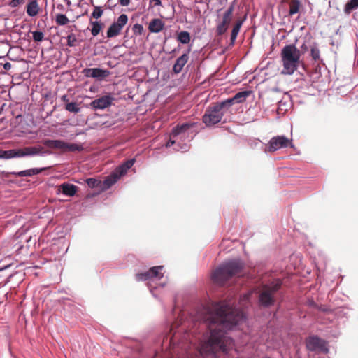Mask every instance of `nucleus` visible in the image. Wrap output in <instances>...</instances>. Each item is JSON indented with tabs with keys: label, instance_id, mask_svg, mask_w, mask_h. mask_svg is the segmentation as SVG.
<instances>
[{
	"label": "nucleus",
	"instance_id": "nucleus-20",
	"mask_svg": "<svg viewBox=\"0 0 358 358\" xmlns=\"http://www.w3.org/2000/svg\"><path fill=\"white\" fill-rule=\"evenodd\" d=\"M231 22V19L222 16V20L220 21L216 27V34L217 36H222L225 34L229 28V26Z\"/></svg>",
	"mask_w": 358,
	"mask_h": 358
},
{
	"label": "nucleus",
	"instance_id": "nucleus-33",
	"mask_svg": "<svg viewBox=\"0 0 358 358\" xmlns=\"http://www.w3.org/2000/svg\"><path fill=\"white\" fill-rule=\"evenodd\" d=\"M103 13V10L101 6H94V10L91 13V18L99 19Z\"/></svg>",
	"mask_w": 358,
	"mask_h": 358
},
{
	"label": "nucleus",
	"instance_id": "nucleus-31",
	"mask_svg": "<svg viewBox=\"0 0 358 358\" xmlns=\"http://www.w3.org/2000/svg\"><path fill=\"white\" fill-rule=\"evenodd\" d=\"M55 22L58 25L64 26L69 22V20L68 19L66 15L62 13H58L56 15Z\"/></svg>",
	"mask_w": 358,
	"mask_h": 358
},
{
	"label": "nucleus",
	"instance_id": "nucleus-36",
	"mask_svg": "<svg viewBox=\"0 0 358 358\" xmlns=\"http://www.w3.org/2000/svg\"><path fill=\"white\" fill-rule=\"evenodd\" d=\"M132 30L134 35L138 36L141 35L143 34L144 29L142 24L136 23L134 24Z\"/></svg>",
	"mask_w": 358,
	"mask_h": 358
},
{
	"label": "nucleus",
	"instance_id": "nucleus-19",
	"mask_svg": "<svg viewBox=\"0 0 358 358\" xmlns=\"http://www.w3.org/2000/svg\"><path fill=\"white\" fill-rule=\"evenodd\" d=\"M47 167L42 168H31L27 170L20 171H13L10 174L16 177H30L34 175H38L45 171Z\"/></svg>",
	"mask_w": 358,
	"mask_h": 358
},
{
	"label": "nucleus",
	"instance_id": "nucleus-9",
	"mask_svg": "<svg viewBox=\"0 0 358 358\" xmlns=\"http://www.w3.org/2000/svg\"><path fill=\"white\" fill-rule=\"evenodd\" d=\"M43 143L49 148H56L70 152L81 151L83 149L80 145L69 143L62 140L45 139Z\"/></svg>",
	"mask_w": 358,
	"mask_h": 358
},
{
	"label": "nucleus",
	"instance_id": "nucleus-43",
	"mask_svg": "<svg viewBox=\"0 0 358 358\" xmlns=\"http://www.w3.org/2000/svg\"><path fill=\"white\" fill-rule=\"evenodd\" d=\"M150 3H154L155 6H161L162 1L161 0H151Z\"/></svg>",
	"mask_w": 358,
	"mask_h": 358
},
{
	"label": "nucleus",
	"instance_id": "nucleus-26",
	"mask_svg": "<svg viewBox=\"0 0 358 358\" xmlns=\"http://www.w3.org/2000/svg\"><path fill=\"white\" fill-rule=\"evenodd\" d=\"M289 6V15L292 16L299 13L301 4L299 0H290Z\"/></svg>",
	"mask_w": 358,
	"mask_h": 358
},
{
	"label": "nucleus",
	"instance_id": "nucleus-10",
	"mask_svg": "<svg viewBox=\"0 0 358 358\" xmlns=\"http://www.w3.org/2000/svg\"><path fill=\"white\" fill-rule=\"evenodd\" d=\"M306 348L308 351H320L327 354L329 351L327 343L317 335L310 336L306 339Z\"/></svg>",
	"mask_w": 358,
	"mask_h": 358
},
{
	"label": "nucleus",
	"instance_id": "nucleus-46",
	"mask_svg": "<svg viewBox=\"0 0 358 358\" xmlns=\"http://www.w3.org/2000/svg\"><path fill=\"white\" fill-rule=\"evenodd\" d=\"M10 266H11V264H8V265H6V266H5L2 267V268H0V271H2V270H4V269H6V268H9V267H10Z\"/></svg>",
	"mask_w": 358,
	"mask_h": 358
},
{
	"label": "nucleus",
	"instance_id": "nucleus-5",
	"mask_svg": "<svg viewBox=\"0 0 358 358\" xmlns=\"http://www.w3.org/2000/svg\"><path fill=\"white\" fill-rule=\"evenodd\" d=\"M229 111V108L224 101L213 103L206 109L202 121L207 127L220 122H226L223 117Z\"/></svg>",
	"mask_w": 358,
	"mask_h": 358
},
{
	"label": "nucleus",
	"instance_id": "nucleus-30",
	"mask_svg": "<svg viewBox=\"0 0 358 358\" xmlns=\"http://www.w3.org/2000/svg\"><path fill=\"white\" fill-rule=\"evenodd\" d=\"M15 157V149L8 150H0V159H9Z\"/></svg>",
	"mask_w": 358,
	"mask_h": 358
},
{
	"label": "nucleus",
	"instance_id": "nucleus-8",
	"mask_svg": "<svg viewBox=\"0 0 358 358\" xmlns=\"http://www.w3.org/2000/svg\"><path fill=\"white\" fill-rule=\"evenodd\" d=\"M15 157H31V156H47L52 154L50 150L45 149L43 146H29L23 149H15Z\"/></svg>",
	"mask_w": 358,
	"mask_h": 358
},
{
	"label": "nucleus",
	"instance_id": "nucleus-21",
	"mask_svg": "<svg viewBox=\"0 0 358 358\" xmlns=\"http://www.w3.org/2000/svg\"><path fill=\"white\" fill-rule=\"evenodd\" d=\"M164 22L159 18L152 19L148 26V29L151 33H159L163 30Z\"/></svg>",
	"mask_w": 358,
	"mask_h": 358
},
{
	"label": "nucleus",
	"instance_id": "nucleus-1",
	"mask_svg": "<svg viewBox=\"0 0 358 358\" xmlns=\"http://www.w3.org/2000/svg\"><path fill=\"white\" fill-rule=\"evenodd\" d=\"M245 320L243 311L229 303L220 301L211 306L200 305L192 316V327L185 331V339L190 336L201 343L203 355L217 357L222 352L228 354L227 331L233 329Z\"/></svg>",
	"mask_w": 358,
	"mask_h": 358
},
{
	"label": "nucleus",
	"instance_id": "nucleus-27",
	"mask_svg": "<svg viewBox=\"0 0 358 358\" xmlns=\"http://www.w3.org/2000/svg\"><path fill=\"white\" fill-rule=\"evenodd\" d=\"M190 40V34L187 31H181L177 34V41L182 44H188Z\"/></svg>",
	"mask_w": 358,
	"mask_h": 358
},
{
	"label": "nucleus",
	"instance_id": "nucleus-23",
	"mask_svg": "<svg viewBox=\"0 0 358 358\" xmlns=\"http://www.w3.org/2000/svg\"><path fill=\"white\" fill-rule=\"evenodd\" d=\"M120 178L113 171L108 176L103 180L102 189L106 190L115 184Z\"/></svg>",
	"mask_w": 358,
	"mask_h": 358
},
{
	"label": "nucleus",
	"instance_id": "nucleus-6",
	"mask_svg": "<svg viewBox=\"0 0 358 358\" xmlns=\"http://www.w3.org/2000/svg\"><path fill=\"white\" fill-rule=\"evenodd\" d=\"M282 282L277 280L270 285H264L258 293V304L262 308H270L275 303V294L280 289Z\"/></svg>",
	"mask_w": 358,
	"mask_h": 358
},
{
	"label": "nucleus",
	"instance_id": "nucleus-47",
	"mask_svg": "<svg viewBox=\"0 0 358 358\" xmlns=\"http://www.w3.org/2000/svg\"><path fill=\"white\" fill-rule=\"evenodd\" d=\"M285 103H282V101H279L278 103V110H282V105H285Z\"/></svg>",
	"mask_w": 358,
	"mask_h": 358
},
{
	"label": "nucleus",
	"instance_id": "nucleus-14",
	"mask_svg": "<svg viewBox=\"0 0 358 358\" xmlns=\"http://www.w3.org/2000/svg\"><path fill=\"white\" fill-rule=\"evenodd\" d=\"M114 97L110 94H106L93 100L90 103V107L94 110H103L110 106L114 101Z\"/></svg>",
	"mask_w": 358,
	"mask_h": 358
},
{
	"label": "nucleus",
	"instance_id": "nucleus-42",
	"mask_svg": "<svg viewBox=\"0 0 358 358\" xmlns=\"http://www.w3.org/2000/svg\"><path fill=\"white\" fill-rule=\"evenodd\" d=\"M3 69L5 70H9V69H11L12 66H11V64L10 62H6V63L3 64Z\"/></svg>",
	"mask_w": 358,
	"mask_h": 358
},
{
	"label": "nucleus",
	"instance_id": "nucleus-45",
	"mask_svg": "<svg viewBox=\"0 0 358 358\" xmlns=\"http://www.w3.org/2000/svg\"><path fill=\"white\" fill-rule=\"evenodd\" d=\"M301 51H303V52H306V51H307V50H308V45L304 43H303V44L301 45Z\"/></svg>",
	"mask_w": 358,
	"mask_h": 358
},
{
	"label": "nucleus",
	"instance_id": "nucleus-48",
	"mask_svg": "<svg viewBox=\"0 0 358 358\" xmlns=\"http://www.w3.org/2000/svg\"><path fill=\"white\" fill-rule=\"evenodd\" d=\"M331 45H334V42L332 41L330 43Z\"/></svg>",
	"mask_w": 358,
	"mask_h": 358
},
{
	"label": "nucleus",
	"instance_id": "nucleus-12",
	"mask_svg": "<svg viewBox=\"0 0 358 358\" xmlns=\"http://www.w3.org/2000/svg\"><path fill=\"white\" fill-rule=\"evenodd\" d=\"M291 147L293 148L294 145L285 136H276L271 138L268 143V151L273 152L280 148Z\"/></svg>",
	"mask_w": 358,
	"mask_h": 358
},
{
	"label": "nucleus",
	"instance_id": "nucleus-37",
	"mask_svg": "<svg viewBox=\"0 0 358 358\" xmlns=\"http://www.w3.org/2000/svg\"><path fill=\"white\" fill-rule=\"evenodd\" d=\"M86 183L90 188H95L99 186L100 181L94 178H89L86 180Z\"/></svg>",
	"mask_w": 358,
	"mask_h": 358
},
{
	"label": "nucleus",
	"instance_id": "nucleus-11",
	"mask_svg": "<svg viewBox=\"0 0 358 358\" xmlns=\"http://www.w3.org/2000/svg\"><path fill=\"white\" fill-rule=\"evenodd\" d=\"M127 22L128 16L124 13L121 14L117 17V20L113 22L108 28L106 37L108 38H112L118 36Z\"/></svg>",
	"mask_w": 358,
	"mask_h": 358
},
{
	"label": "nucleus",
	"instance_id": "nucleus-3",
	"mask_svg": "<svg viewBox=\"0 0 358 358\" xmlns=\"http://www.w3.org/2000/svg\"><path fill=\"white\" fill-rule=\"evenodd\" d=\"M196 124V122H185L174 127L170 134L169 140L166 143V148L175 145L173 148L175 151H187L189 148L188 145L180 143V140H183L188 137L189 130L195 127Z\"/></svg>",
	"mask_w": 358,
	"mask_h": 358
},
{
	"label": "nucleus",
	"instance_id": "nucleus-24",
	"mask_svg": "<svg viewBox=\"0 0 358 358\" xmlns=\"http://www.w3.org/2000/svg\"><path fill=\"white\" fill-rule=\"evenodd\" d=\"M40 8L36 0H31L26 6V12L28 16L35 17L38 15Z\"/></svg>",
	"mask_w": 358,
	"mask_h": 358
},
{
	"label": "nucleus",
	"instance_id": "nucleus-25",
	"mask_svg": "<svg viewBox=\"0 0 358 358\" xmlns=\"http://www.w3.org/2000/svg\"><path fill=\"white\" fill-rule=\"evenodd\" d=\"M358 8V0H348L344 6L345 14L350 15L353 10Z\"/></svg>",
	"mask_w": 358,
	"mask_h": 358
},
{
	"label": "nucleus",
	"instance_id": "nucleus-35",
	"mask_svg": "<svg viewBox=\"0 0 358 358\" xmlns=\"http://www.w3.org/2000/svg\"><path fill=\"white\" fill-rule=\"evenodd\" d=\"M67 39V44L66 45L69 47H74L76 45L77 38L73 34H70L66 37Z\"/></svg>",
	"mask_w": 358,
	"mask_h": 358
},
{
	"label": "nucleus",
	"instance_id": "nucleus-17",
	"mask_svg": "<svg viewBox=\"0 0 358 358\" xmlns=\"http://www.w3.org/2000/svg\"><path fill=\"white\" fill-rule=\"evenodd\" d=\"M135 162V158L129 159L117 166L113 172L120 178L127 174L128 170L132 167Z\"/></svg>",
	"mask_w": 358,
	"mask_h": 358
},
{
	"label": "nucleus",
	"instance_id": "nucleus-2",
	"mask_svg": "<svg viewBox=\"0 0 358 358\" xmlns=\"http://www.w3.org/2000/svg\"><path fill=\"white\" fill-rule=\"evenodd\" d=\"M245 263L240 258L228 259L220 264L212 273V280L224 285L229 280L240 274L244 269Z\"/></svg>",
	"mask_w": 358,
	"mask_h": 358
},
{
	"label": "nucleus",
	"instance_id": "nucleus-7",
	"mask_svg": "<svg viewBox=\"0 0 358 358\" xmlns=\"http://www.w3.org/2000/svg\"><path fill=\"white\" fill-rule=\"evenodd\" d=\"M164 268L163 266H157L151 267L149 270L136 273L135 279L136 281H149L148 287L150 292L152 294L153 296H155L154 294V289L158 287H163L165 285V282H161L159 284L155 283V281L160 280L163 275L161 273V271Z\"/></svg>",
	"mask_w": 358,
	"mask_h": 358
},
{
	"label": "nucleus",
	"instance_id": "nucleus-41",
	"mask_svg": "<svg viewBox=\"0 0 358 358\" xmlns=\"http://www.w3.org/2000/svg\"><path fill=\"white\" fill-rule=\"evenodd\" d=\"M120 4L122 6H127L129 4L130 0H119Z\"/></svg>",
	"mask_w": 358,
	"mask_h": 358
},
{
	"label": "nucleus",
	"instance_id": "nucleus-32",
	"mask_svg": "<svg viewBox=\"0 0 358 358\" xmlns=\"http://www.w3.org/2000/svg\"><path fill=\"white\" fill-rule=\"evenodd\" d=\"M65 109L71 113H78L80 112V108L76 102L66 103L65 104Z\"/></svg>",
	"mask_w": 358,
	"mask_h": 358
},
{
	"label": "nucleus",
	"instance_id": "nucleus-15",
	"mask_svg": "<svg viewBox=\"0 0 358 358\" xmlns=\"http://www.w3.org/2000/svg\"><path fill=\"white\" fill-rule=\"evenodd\" d=\"M250 91L249 90H243L237 92L233 97L229 98L227 99L224 100L226 103L229 108L232 106L233 104L241 103L245 101V99L250 95Z\"/></svg>",
	"mask_w": 358,
	"mask_h": 358
},
{
	"label": "nucleus",
	"instance_id": "nucleus-4",
	"mask_svg": "<svg viewBox=\"0 0 358 358\" xmlns=\"http://www.w3.org/2000/svg\"><path fill=\"white\" fill-rule=\"evenodd\" d=\"M283 69L281 73L292 75L297 69L300 60V51L294 44L286 45L281 50Z\"/></svg>",
	"mask_w": 358,
	"mask_h": 358
},
{
	"label": "nucleus",
	"instance_id": "nucleus-22",
	"mask_svg": "<svg viewBox=\"0 0 358 358\" xmlns=\"http://www.w3.org/2000/svg\"><path fill=\"white\" fill-rule=\"evenodd\" d=\"M243 22H244L243 19V20L239 19L233 25L232 30L231 31V35H230V45H234L237 36L240 31L241 26L243 25Z\"/></svg>",
	"mask_w": 358,
	"mask_h": 358
},
{
	"label": "nucleus",
	"instance_id": "nucleus-44",
	"mask_svg": "<svg viewBox=\"0 0 358 358\" xmlns=\"http://www.w3.org/2000/svg\"><path fill=\"white\" fill-rule=\"evenodd\" d=\"M62 101H64V103H69V97L66 94H64L62 96L61 98Z\"/></svg>",
	"mask_w": 358,
	"mask_h": 358
},
{
	"label": "nucleus",
	"instance_id": "nucleus-34",
	"mask_svg": "<svg viewBox=\"0 0 358 358\" xmlns=\"http://www.w3.org/2000/svg\"><path fill=\"white\" fill-rule=\"evenodd\" d=\"M32 37L35 42H41L44 39V34L41 31H34Z\"/></svg>",
	"mask_w": 358,
	"mask_h": 358
},
{
	"label": "nucleus",
	"instance_id": "nucleus-49",
	"mask_svg": "<svg viewBox=\"0 0 358 358\" xmlns=\"http://www.w3.org/2000/svg\"><path fill=\"white\" fill-rule=\"evenodd\" d=\"M339 33V29H337V31H336V34H338Z\"/></svg>",
	"mask_w": 358,
	"mask_h": 358
},
{
	"label": "nucleus",
	"instance_id": "nucleus-13",
	"mask_svg": "<svg viewBox=\"0 0 358 358\" xmlns=\"http://www.w3.org/2000/svg\"><path fill=\"white\" fill-rule=\"evenodd\" d=\"M82 73L87 78H96L100 80L108 77L110 73L108 69H103L99 67L85 68Z\"/></svg>",
	"mask_w": 358,
	"mask_h": 358
},
{
	"label": "nucleus",
	"instance_id": "nucleus-29",
	"mask_svg": "<svg viewBox=\"0 0 358 358\" xmlns=\"http://www.w3.org/2000/svg\"><path fill=\"white\" fill-rule=\"evenodd\" d=\"M310 57H312L313 60L315 62L319 61L320 59V51L317 43H313L312 45H310Z\"/></svg>",
	"mask_w": 358,
	"mask_h": 358
},
{
	"label": "nucleus",
	"instance_id": "nucleus-28",
	"mask_svg": "<svg viewBox=\"0 0 358 358\" xmlns=\"http://www.w3.org/2000/svg\"><path fill=\"white\" fill-rule=\"evenodd\" d=\"M90 24L92 26L91 34L93 36H96L104 26L103 23L99 21H91Z\"/></svg>",
	"mask_w": 358,
	"mask_h": 358
},
{
	"label": "nucleus",
	"instance_id": "nucleus-16",
	"mask_svg": "<svg viewBox=\"0 0 358 358\" xmlns=\"http://www.w3.org/2000/svg\"><path fill=\"white\" fill-rule=\"evenodd\" d=\"M78 190V187L71 183L64 182L58 187V194L61 193L66 196H73Z\"/></svg>",
	"mask_w": 358,
	"mask_h": 358
},
{
	"label": "nucleus",
	"instance_id": "nucleus-39",
	"mask_svg": "<svg viewBox=\"0 0 358 358\" xmlns=\"http://www.w3.org/2000/svg\"><path fill=\"white\" fill-rule=\"evenodd\" d=\"M234 10V5L232 3L229 6V7L225 10L224 13L223 14L224 16L227 17L232 20V14Z\"/></svg>",
	"mask_w": 358,
	"mask_h": 358
},
{
	"label": "nucleus",
	"instance_id": "nucleus-40",
	"mask_svg": "<svg viewBox=\"0 0 358 358\" xmlns=\"http://www.w3.org/2000/svg\"><path fill=\"white\" fill-rule=\"evenodd\" d=\"M24 0H11L10 6L12 8H16L23 3Z\"/></svg>",
	"mask_w": 358,
	"mask_h": 358
},
{
	"label": "nucleus",
	"instance_id": "nucleus-38",
	"mask_svg": "<svg viewBox=\"0 0 358 358\" xmlns=\"http://www.w3.org/2000/svg\"><path fill=\"white\" fill-rule=\"evenodd\" d=\"M169 334H172L170 338V343L174 344L175 342L178 341L177 332L174 330V324L171 326Z\"/></svg>",
	"mask_w": 358,
	"mask_h": 358
},
{
	"label": "nucleus",
	"instance_id": "nucleus-50",
	"mask_svg": "<svg viewBox=\"0 0 358 358\" xmlns=\"http://www.w3.org/2000/svg\"><path fill=\"white\" fill-rule=\"evenodd\" d=\"M236 358H239V357H236Z\"/></svg>",
	"mask_w": 358,
	"mask_h": 358
},
{
	"label": "nucleus",
	"instance_id": "nucleus-18",
	"mask_svg": "<svg viewBox=\"0 0 358 358\" xmlns=\"http://www.w3.org/2000/svg\"><path fill=\"white\" fill-rule=\"evenodd\" d=\"M189 50H188L187 52L183 53L181 56L176 59L172 68V71L174 73L178 74L182 71V68L187 64L189 59Z\"/></svg>",
	"mask_w": 358,
	"mask_h": 358
}]
</instances>
